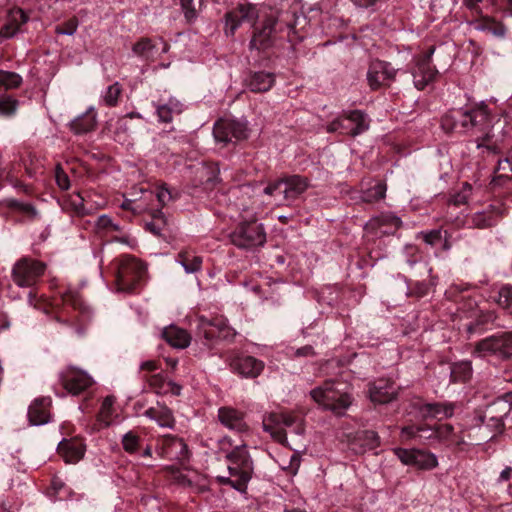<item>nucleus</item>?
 I'll return each mask as SVG.
<instances>
[{
    "instance_id": "6e6552de",
    "label": "nucleus",
    "mask_w": 512,
    "mask_h": 512,
    "mask_svg": "<svg viewBox=\"0 0 512 512\" xmlns=\"http://www.w3.org/2000/svg\"><path fill=\"white\" fill-rule=\"evenodd\" d=\"M368 115L358 109L344 110L334 120L328 123V133H338L343 136L356 137L369 129Z\"/></svg>"
},
{
    "instance_id": "a211bd4d",
    "label": "nucleus",
    "mask_w": 512,
    "mask_h": 512,
    "mask_svg": "<svg viewBox=\"0 0 512 512\" xmlns=\"http://www.w3.org/2000/svg\"><path fill=\"white\" fill-rule=\"evenodd\" d=\"M394 452L404 465L415 466L421 470H432L438 466L436 455L430 451L396 448Z\"/></svg>"
},
{
    "instance_id": "20e7f679",
    "label": "nucleus",
    "mask_w": 512,
    "mask_h": 512,
    "mask_svg": "<svg viewBox=\"0 0 512 512\" xmlns=\"http://www.w3.org/2000/svg\"><path fill=\"white\" fill-rule=\"evenodd\" d=\"M107 272L114 278L117 291L132 293L142 285L147 268L136 257L124 254L111 261Z\"/></svg>"
},
{
    "instance_id": "e433bc0d",
    "label": "nucleus",
    "mask_w": 512,
    "mask_h": 512,
    "mask_svg": "<svg viewBox=\"0 0 512 512\" xmlns=\"http://www.w3.org/2000/svg\"><path fill=\"white\" fill-rule=\"evenodd\" d=\"M512 409V392H507L498 397L491 405L487 407L488 414L503 415V418L509 414Z\"/></svg>"
},
{
    "instance_id": "774afa93",
    "label": "nucleus",
    "mask_w": 512,
    "mask_h": 512,
    "mask_svg": "<svg viewBox=\"0 0 512 512\" xmlns=\"http://www.w3.org/2000/svg\"><path fill=\"white\" fill-rule=\"evenodd\" d=\"M151 216H152L151 221L153 223H155V225L158 226L160 228V230L162 231L164 229V227L166 226V219L164 217L163 212L161 210H153Z\"/></svg>"
},
{
    "instance_id": "4d7b16f0",
    "label": "nucleus",
    "mask_w": 512,
    "mask_h": 512,
    "mask_svg": "<svg viewBox=\"0 0 512 512\" xmlns=\"http://www.w3.org/2000/svg\"><path fill=\"white\" fill-rule=\"evenodd\" d=\"M144 379L148 382L149 386L158 394L167 393V390H164L165 378L161 373L145 375Z\"/></svg>"
},
{
    "instance_id": "bb28decb",
    "label": "nucleus",
    "mask_w": 512,
    "mask_h": 512,
    "mask_svg": "<svg viewBox=\"0 0 512 512\" xmlns=\"http://www.w3.org/2000/svg\"><path fill=\"white\" fill-rule=\"evenodd\" d=\"M219 422L230 430L244 432L248 430V426L244 421V413L229 406L220 407L218 409Z\"/></svg>"
},
{
    "instance_id": "f03ea898",
    "label": "nucleus",
    "mask_w": 512,
    "mask_h": 512,
    "mask_svg": "<svg viewBox=\"0 0 512 512\" xmlns=\"http://www.w3.org/2000/svg\"><path fill=\"white\" fill-rule=\"evenodd\" d=\"M44 310L48 314H53L59 323L73 328L78 335L84 334L91 319L90 309L84 304L79 293L72 289L55 292L45 300Z\"/></svg>"
},
{
    "instance_id": "423d86ee",
    "label": "nucleus",
    "mask_w": 512,
    "mask_h": 512,
    "mask_svg": "<svg viewBox=\"0 0 512 512\" xmlns=\"http://www.w3.org/2000/svg\"><path fill=\"white\" fill-rule=\"evenodd\" d=\"M229 475L237 479V491L246 493L254 474V461L246 445H237L225 456Z\"/></svg>"
},
{
    "instance_id": "0eeeda50",
    "label": "nucleus",
    "mask_w": 512,
    "mask_h": 512,
    "mask_svg": "<svg viewBox=\"0 0 512 512\" xmlns=\"http://www.w3.org/2000/svg\"><path fill=\"white\" fill-rule=\"evenodd\" d=\"M339 386L347 387L346 384L335 380H326L322 386L316 387L311 391V397L326 409L336 414H342L352 403V397Z\"/></svg>"
},
{
    "instance_id": "6e6d98bb",
    "label": "nucleus",
    "mask_w": 512,
    "mask_h": 512,
    "mask_svg": "<svg viewBox=\"0 0 512 512\" xmlns=\"http://www.w3.org/2000/svg\"><path fill=\"white\" fill-rule=\"evenodd\" d=\"M156 197L158 202L165 206L170 201H175L179 198V192L173 189H170L166 186H161L157 188Z\"/></svg>"
},
{
    "instance_id": "09e8293b",
    "label": "nucleus",
    "mask_w": 512,
    "mask_h": 512,
    "mask_svg": "<svg viewBox=\"0 0 512 512\" xmlns=\"http://www.w3.org/2000/svg\"><path fill=\"white\" fill-rule=\"evenodd\" d=\"M496 301L500 307L512 313V286L503 285L498 291Z\"/></svg>"
},
{
    "instance_id": "2eb2a0df",
    "label": "nucleus",
    "mask_w": 512,
    "mask_h": 512,
    "mask_svg": "<svg viewBox=\"0 0 512 512\" xmlns=\"http://www.w3.org/2000/svg\"><path fill=\"white\" fill-rule=\"evenodd\" d=\"M62 388L72 395H80L94 384L93 378L84 370L68 366L59 373Z\"/></svg>"
},
{
    "instance_id": "f3484780",
    "label": "nucleus",
    "mask_w": 512,
    "mask_h": 512,
    "mask_svg": "<svg viewBox=\"0 0 512 512\" xmlns=\"http://www.w3.org/2000/svg\"><path fill=\"white\" fill-rule=\"evenodd\" d=\"M225 361L228 363L231 371L244 378H257L264 369V362L250 355L231 352Z\"/></svg>"
},
{
    "instance_id": "dca6fc26",
    "label": "nucleus",
    "mask_w": 512,
    "mask_h": 512,
    "mask_svg": "<svg viewBox=\"0 0 512 512\" xmlns=\"http://www.w3.org/2000/svg\"><path fill=\"white\" fill-rule=\"evenodd\" d=\"M247 123L236 119H218L213 127V136L217 143L227 145L232 138L237 141L248 138Z\"/></svg>"
},
{
    "instance_id": "412c9836",
    "label": "nucleus",
    "mask_w": 512,
    "mask_h": 512,
    "mask_svg": "<svg viewBox=\"0 0 512 512\" xmlns=\"http://www.w3.org/2000/svg\"><path fill=\"white\" fill-rule=\"evenodd\" d=\"M399 386L388 378H379L369 384V399L374 404H388L398 397Z\"/></svg>"
},
{
    "instance_id": "680f3d73",
    "label": "nucleus",
    "mask_w": 512,
    "mask_h": 512,
    "mask_svg": "<svg viewBox=\"0 0 512 512\" xmlns=\"http://www.w3.org/2000/svg\"><path fill=\"white\" fill-rule=\"evenodd\" d=\"M492 137L489 132H486L482 138L477 140V148L485 147L488 151L497 154L500 152L499 146L491 141Z\"/></svg>"
},
{
    "instance_id": "8fccbe9b",
    "label": "nucleus",
    "mask_w": 512,
    "mask_h": 512,
    "mask_svg": "<svg viewBox=\"0 0 512 512\" xmlns=\"http://www.w3.org/2000/svg\"><path fill=\"white\" fill-rule=\"evenodd\" d=\"M496 179H512V157H506L498 161L496 168Z\"/></svg>"
},
{
    "instance_id": "f8f14e48",
    "label": "nucleus",
    "mask_w": 512,
    "mask_h": 512,
    "mask_svg": "<svg viewBox=\"0 0 512 512\" xmlns=\"http://www.w3.org/2000/svg\"><path fill=\"white\" fill-rule=\"evenodd\" d=\"M155 452L163 459L177 461L181 464L190 458V451L185 441L172 434L159 436L155 441Z\"/></svg>"
},
{
    "instance_id": "de8ad7c7",
    "label": "nucleus",
    "mask_w": 512,
    "mask_h": 512,
    "mask_svg": "<svg viewBox=\"0 0 512 512\" xmlns=\"http://www.w3.org/2000/svg\"><path fill=\"white\" fill-rule=\"evenodd\" d=\"M21 83L22 77L19 74L0 70V86L5 89H13L19 87Z\"/></svg>"
},
{
    "instance_id": "37998d69",
    "label": "nucleus",
    "mask_w": 512,
    "mask_h": 512,
    "mask_svg": "<svg viewBox=\"0 0 512 512\" xmlns=\"http://www.w3.org/2000/svg\"><path fill=\"white\" fill-rule=\"evenodd\" d=\"M141 441V437L135 431L130 430L123 435L121 444L126 453L134 455L140 450Z\"/></svg>"
},
{
    "instance_id": "a19ab883",
    "label": "nucleus",
    "mask_w": 512,
    "mask_h": 512,
    "mask_svg": "<svg viewBox=\"0 0 512 512\" xmlns=\"http://www.w3.org/2000/svg\"><path fill=\"white\" fill-rule=\"evenodd\" d=\"M6 202H7V207L9 209L20 214L23 218H25L27 220H34L38 216V211L30 203H23L16 199H9Z\"/></svg>"
},
{
    "instance_id": "4c0bfd02",
    "label": "nucleus",
    "mask_w": 512,
    "mask_h": 512,
    "mask_svg": "<svg viewBox=\"0 0 512 512\" xmlns=\"http://www.w3.org/2000/svg\"><path fill=\"white\" fill-rule=\"evenodd\" d=\"M387 186L384 182H377L374 186L361 192L360 199L367 204H373L385 198Z\"/></svg>"
},
{
    "instance_id": "2f4dec72",
    "label": "nucleus",
    "mask_w": 512,
    "mask_h": 512,
    "mask_svg": "<svg viewBox=\"0 0 512 512\" xmlns=\"http://www.w3.org/2000/svg\"><path fill=\"white\" fill-rule=\"evenodd\" d=\"M472 422L473 426L481 427L482 425H485L489 431H495L498 433H502L505 429L503 415H497L494 414V412L492 414H488L487 410L484 413L477 411Z\"/></svg>"
},
{
    "instance_id": "c03bdc74",
    "label": "nucleus",
    "mask_w": 512,
    "mask_h": 512,
    "mask_svg": "<svg viewBox=\"0 0 512 512\" xmlns=\"http://www.w3.org/2000/svg\"><path fill=\"white\" fill-rule=\"evenodd\" d=\"M154 49L155 45L149 38H141L132 47L134 54L144 60H149L154 57Z\"/></svg>"
},
{
    "instance_id": "cd10ccee",
    "label": "nucleus",
    "mask_w": 512,
    "mask_h": 512,
    "mask_svg": "<svg viewBox=\"0 0 512 512\" xmlns=\"http://www.w3.org/2000/svg\"><path fill=\"white\" fill-rule=\"evenodd\" d=\"M275 83V75L265 71H250L245 78L246 87L254 93L269 91Z\"/></svg>"
},
{
    "instance_id": "c756f323",
    "label": "nucleus",
    "mask_w": 512,
    "mask_h": 512,
    "mask_svg": "<svg viewBox=\"0 0 512 512\" xmlns=\"http://www.w3.org/2000/svg\"><path fill=\"white\" fill-rule=\"evenodd\" d=\"M50 397H42L33 401L28 409V418L31 424L41 425L49 421Z\"/></svg>"
},
{
    "instance_id": "0e129e2a",
    "label": "nucleus",
    "mask_w": 512,
    "mask_h": 512,
    "mask_svg": "<svg viewBox=\"0 0 512 512\" xmlns=\"http://www.w3.org/2000/svg\"><path fill=\"white\" fill-rule=\"evenodd\" d=\"M471 189H472L471 185L468 183H465L463 185L462 191L452 196L451 201L453 202V204L456 206L465 204L468 200Z\"/></svg>"
},
{
    "instance_id": "13d9d810",
    "label": "nucleus",
    "mask_w": 512,
    "mask_h": 512,
    "mask_svg": "<svg viewBox=\"0 0 512 512\" xmlns=\"http://www.w3.org/2000/svg\"><path fill=\"white\" fill-rule=\"evenodd\" d=\"M156 422L162 427L172 428L175 425L172 411L167 407L159 409Z\"/></svg>"
},
{
    "instance_id": "864d4df0",
    "label": "nucleus",
    "mask_w": 512,
    "mask_h": 512,
    "mask_svg": "<svg viewBox=\"0 0 512 512\" xmlns=\"http://www.w3.org/2000/svg\"><path fill=\"white\" fill-rule=\"evenodd\" d=\"M121 93L122 87L119 83L116 82L110 85L103 96L104 102L108 106H116Z\"/></svg>"
},
{
    "instance_id": "58836bf2",
    "label": "nucleus",
    "mask_w": 512,
    "mask_h": 512,
    "mask_svg": "<svg viewBox=\"0 0 512 512\" xmlns=\"http://www.w3.org/2000/svg\"><path fill=\"white\" fill-rule=\"evenodd\" d=\"M495 315L492 312L480 313L468 326L470 333H483L492 328Z\"/></svg>"
},
{
    "instance_id": "72a5a7b5",
    "label": "nucleus",
    "mask_w": 512,
    "mask_h": 512,
    "mask_svg": "<svg viewBox=\"0 0 512 512\" xmlns=\"http://www.w3.org/2000/svg\"><path fill=\"white\" fill-rule=\"evenodd\" d=\"M475 28L480 31L489 32L498 38H504L507 31L505 25L502 22L497 21L495 18L487 15H481L478 17V19L475 21Z\"/></svg>"
},
{
    "instance_id": "3c124183",
    "label": "nucleus",
    "mask_w": 512,
    "mask_h": 512,
    "mask_svg": "<svg viewBox=\"0 0 512 512\" xmlns=\"http://www.w3.org/2000/svg\"><path fill=\"white\" fill-rule=\"evenodd\" d=\"M70 210L78 217H84L91 213L85 205V199L81 193H77V199H70L69 201Z\"/></svg>"
},
{
    "instance_id": "b1692460",
    "label": "nucleus",
    "mask_w": 512,
    "mask_h": 512,
    "mask_svg": "<svg viewBox=\"0 0 512 512\" xmlns=\"http://www.w3.org/2000/svg\"><path fill=\"white\" fill-rule=\"evenodd\" d=\"M28 20L29 15L20 7L8 9L4 24L0 29L1 37L6 39L14 37Z\"/></svg>"
},
{
    "instance_id": "6ab92c4d",
    "label": "nucleus",
    "mask_w": 512,
    "mask_h": 512,
    "mask_svg": "<svg viewBox=\"0 0 512 512\" xmlns=\"http://www.w3.org/2000/svg\"><path fill=\"white\" fill-rule=\"evenodd\" d=\"M395 74L396 70L391 63L377 59L369 65L367 81L372 90H378L389 87L395 78Z\"/></svg>"
},
{
    "instance_id": "603ef678",
    "label": "nucleus",
    "mask_w": 512,
    "mask_h": 512,
    "mask_svg": "<svg viewBox=\"0 0 512 512\" xmlns=\"http://www.w3.org/2000/svg\"><path fill=\"white\" fill-rule=\"evenodd\" d=\"M18 106V101L11 96H0V115L12 116L15 114Z\"/></svg>"
},
{
    "instance_id": "79ce46f5",
    "label": "nucleus",
    "mask_w": 512,
    "mask_h": 512,
    "mask_svg": "<svg viewBox=\"0 0 512 512\" xmlns=\"http://www.w3.org/2000/svg\"><path fill=\"white\" fill-rule=\"evenodd\" d=\"M177 259L187 273L197 272L200 270L202 265V257L197 256L189 251H181L178 254Z\"/></svg>"
},
{
    "instance_id": "7ed1b4c3",
    "label": "nucleus",
    "mask_w": 512,
    "mask_h": 512,
    "mask_svg": "<svg viewBox=\"0 0 512 512\" xmlns=\"http://www.w3.org/2000/svg\"><path fill=\"white\" fill-rule=\"evenodd\" d=\"M491 114L484 103L452 109L441 118V126L447 133L463 134L472 128L485 132L491 126Z\"/></svg>"
},
{
    "instance_id": "4468645a",
    "label": "nucleus",
    "mask_w": 512,
    "mask_h": 512,
    "mask_svg": "<svg viewBox=\"0 0 512 512\" xmlns=\"http://www.w3.org/2000/svg\"><path fill=\"white\" fill-rule=\"evenodd\" d=\"M284 189V200L288 202L298 199L309 187V180L307 177L293 174L285 175L274 181H270L264 188L266 195L274 196L275 189Z\"/></svg>"
},
{
    "instance_id": "f257e3e1",
    "label": "nucleus",
    "mask_w": 512,
    "mask_h": 512,
    "mask_svg": "<svg viewBox=\"0 0 512 512\" xmlns=\"http://www.w3.org/2000/svg\"><path fill=\"white\" fill-rule=\"evenodd\" d=\"M252 22V34L249 49L265 54L277 46L279 41L287 40L294 44L303 39L300 31L306 26L304 15H297L296 9L279 10L259 15L253 4H239L225 14V34L233 37L242 22Z\"/></svg>"
},
{
    "instance_id": "bf43d9fd",
    "label": "nucleus",
    "mask_w": 512,
    "mask_h": 512,
    "mask_svg": "<svg viewBox=\"0 0 512 512\" xmlns=\"http://www.w3.org/2000/svg\"><path fill=\"white\" fill-rule=\"evenodd\" d=\"M79 25L77 17H71L63 23L56 26V33L73 35Z\"/></svg>"
},
{
    "instance_id": "c9c22d12",
    "label": "nucleus",
    "mask_w": 512,
    "mask_h": 512,
    "mask_svg": "<svg viewBox=\"0 0 512 512\" xmlns=\"http://www.w3.org/2000/svg\"><path fill=\"white\" fill-rule=\"evenodd\" d=\"M472 376V365L469 361L454 363L451 367V381L455 383H465Z\"/></svg>"
},
{
    "instance_id": "4be33fe9",
    "label": "nucleus",
    "mask_w": 512,
    "mask_h": 512,
    "mask_svg": "<svg viewBox=\"0 0 512 512\" xmlns=\"http://www.w3.org/2000/svg\"><path fill=\"white\" fill-rule=\"evenodd\" d=\"M402 221L399 217L392 213H382L373 217L366 224L364 229L368 233L380 235H394L401 227Z\"/></svg>"
},
{
    "instance_id": "052dcab7",
    "label": "nucleus",
    "mask_w": 512,
    "mask_h": 512,
    "mask_svg": "<svg viewBox=\"0 0 512 512\" xmlns=\"http://www.w3.org/2000/svg\"><path fill=\"white\" fill-rule=\"evenodd\" d=\"M55 181L61 190H68L70 188L69 176L59 164L55 168Z\"/></svg>"
},
{
    "instance_id": "e2e57ef3",
    "label": "nucleus",
    "mask_w": 512,
    "mask_h": 512,
    "mask_svg": "<svg viewBox=\"0 0 512 512\" xmlns=\"http://www.w3.org/2000/svg\"><path fill=\"white\" fill-rule=\"evenodd\" d=\"M404 256L409 266H413L419 262L421 258L419 250L415 245H406L404 248Z\"/></svg>"
},
{
    "instance_id": "39448f33",
    "label": "nucleus",
    "mask_w": 512,
    "mask_h": 512,
    "mask_svg": "<svg viewBox=\"0 0 512 512\" xmlns=\"http://www.w3.org/2000/svg\"><path fill=\"white\" fill-rule=\"evenodd\" d=\"M263 430L269 433L272 439L284 447L291 449L284 427L292 428V432L302 435L305 431L304 421L294 412H270L263 416Z\"/></svg>"
},
{
    "instance_id": "473e14b6",
    "label": "nucleus",
    "mask_w": 512,
    "mask_h": 512,
    "mask_svg": "<svg viewBox=\"0 0 512 512\" xmlns=\"http://www.w3.org/2000/svg\"><path fill=\"white\" fill-rule=\"evenodd\" d=\"M96 126V112L89 108L84 114L76 117L70 123V129L75 134H85L92 131Z\"/></svg>"
},
{
    "instance_id": "f704fd0d",
    "label": "nucleus",
    "mask_w": 512,
    "mask_h": 512,
    "mask_svg": "<svg viewBox=\"0 0 512 512\" xmlns=\"http://www.w3.org/2000/svg\"><path fill=\"white\" fill-rule=\"evenodd\" d=\"M156 111L160 122L170 123L174 116L182 113L183 104L176 99H169L168 102L158 105Z\"/></svg>"
},
{
    "instance_id": "9d476101",
    "label": "nucleus",
    "mask_w": 512,
    "mask_h": 512,
    "mask_svg": "<svg viewBox=\"0 0 512 512\" xmlns=\"http://www.w3.org/2000/svg\"><path fill=\"white\" fill-rule=\"evenodd\" d=\"M474 354L480 357L496 356L508 359L512 356V331H501L475 343Z\"/></svg>"
},
{
    "instance_id": "69168bd1",
    "label": "nucleus",
    "mask_w": 512,
    "mask_h": 512,
    "mask_svg": "<svg viewBox=\"0 0 512 512\" xmlns=\"http://www.w3.org/2000/svg\"><path fill=\"white\" fill-rule=\"evenodd\" d=\"M113 220L107 215H101L95 222V229L97 232H109L112 227Z\"/></svg>"
},
{
    "instance_id": "7c9ffc66",
    "label": "nucleus",
    "mask_w": 512,
    "mask_h": 512,
    "mask_svg": "<svg viewBox=\"0 0 512 512\" xmlns=\"http://www.w3.org/2000/svg\"><path fill=\"white\" fill-rule=\"evenodd\" d=\"M162 337L170 346L178 349L188 347L191 341L189 333L176 325L165 327Z\"/></svg>"
},
{
    "instance_id": "a18cd8bd",
    "label": "nucleus",
    "mask_w": 512,
    "mask_h": 512,
    "mask_svg": "<svg viewBox=\"0 0 512 512\" xmlns=\"http://www.w3.org/2000/svg\"><path fill=\"white\" fill-rule=\"evenodd\" d=\"M407 296L422 298L426 296L430 290V285L426 281L407 280Z\"/></svg>"
},
{
    "instance_id": "1a4fd4ad",
    "label": "nucleus",
    "mask_w": 512,
    "mask_h": 512,
    "mask_svg": "<svg viewBox=\"0 0 512 512\" xmlns=\"http://www.w3.org/2000/svg\"><path fill=\"white\" fill-rule=\"evenodd\" d=\"M231 242L243 249L262 246L266 242L264 226L256 219L240 222L230 234Z\"/></svg>"
},
{
    "instance_id": "9b49d317",
    "label": "nucleus",
    "mask_w": 512,
    "mask_h": 512,
    "mask_svg": "<svg viewBox=\"0 0 512 512\" xmlns=\"http://www.w3.org/2000/svg\"><path fill=\"white\" fill-rule=\"evenodd\" d=\"M198 334L203 337L204 345H210L220 341L232 342L236 332L222 316H216L212 319L201 316L198 322Z\"/></svg>"
},
{
    "instance_id": "5701e85b",
    "label": "nucleus",
    "mask_w": 512,
    "mask_h": 512,
    "mask_svg": "<svg viewBox=\"0 0 512 512\" xmlns=\"http://www.w3.org/2000/svg\"><path fill=\"white\" fill-rule=\"evenodd\" d=\"M413 407L417 409L424 419L436 418L438 420L448 419L454 415L457 407L456 403L453 402H415Z\"/></svg>"
},
{
    "instance_id": "ea45409f",
    "label": "nucleus",
    "mask_w": 512,
    "mask_h": 512,
    "mask_svg": "<svg viewBox=\"0 0 512 512\" xmlns=\"http://www.w3.org/2000/svg\"><path fill=\"white\" fill-rule=\"evenodd\" d=\"M420 431L431 432L434 438L441 442H450L455 437L454 427L451 424H437L434 427H420Z\"/></svg>"
},
{
    "instance_id": "ddd939ff",
    "label": "nucleus",
    "mask_w": 512,
    "mask_h": 512,
    "mask_svg": "<svg viewBox=\"0 0 512 512\" xmlns=\"http://www.w3.org/2000/svg\"><path fill=\"white\" fill-rule=\"evenodd\" d=\"M45 270V263L30 257H22L13 266L12 278L18 286L31 287L38 282Z\"/></svg>"
},
{
    "instance_id": "49530a36",
    "label": "nucleus",
    "mask_w": 512,
    "mask_h": 512,
    "mask_svg": "<svg viewBox=\"0 0 512 512\" xmlns=\"http://www.w3.org/2000/svg\"><path fill=\"white\" fill-rule=\"evenodd\" d=\"M113 403L114 400L112 397H105L97 414V420L103 423L105 426L110 424L111 416L113 413Z\"/></svg>"
},
{
    "instance_id": "393cba45",
    "label": "nucleus",
    "mask_w": 512,
    "mask_h": 512,
    "mask_svg": "<svg viewBox=\"0 0 512 512\" xmlns=\"http://www.w3.org/2000/svg\"><path fill=\"white\" fill-rule=\"evenodd\" d=\"M85 451L86 445L81 437L63 439L57 447L58 454L66 463H77L84 457Z\"/></svg>"
},
{
    "instance_id": "338daca9",
    "label": "nucleus",
    "mask_w": 512,
    "mask_h": 512,
    "mask_svg": "<svg viewBox=\"0 0 512 512\" xmlns=\"http://www.w3.org/2000/svg\"><path fill=\"white\" fill-rule=\"evenodd\" d=\"M442 240V232L439 229L431 230L424 234V241L432 246L440 243Z\"/></svg>"
},
{
    "instance_id": "5fc2aeb1",
    "label": "nucleus",
    "mask_w": 512,
    "mask_h": 512,
    "mask_svg": "<svg viewBox=\"0 0 512 512\" xmlns=\"http://www.w3.org/2000/svg\"><path fill=\"white\" fill-rule=\"evenodd\" d=\"M181 8L188 23H192L197 18L198 11L201 9L195 0H181Z\"/></svg>"
},
{
    "instance_id": "a878e982",
    "label": "nucleus",
    "mask_w": 512,
    "mask_h": 512,
    "mask_svg": "<svg viewBox=\"0 0 512 512\" xmlns=\"http://www.w3.org/2000/svg\"><path fill=\"white\" fill-rule=\"evenodd\" d=\"M412 75L415 87L418 90H424L429 83L435 81L438 76V70L432 65V62L418 56L415 59Z\"/></svg>"
},
{
    "instance_id": "c85d7f7f",
    "label": "nucleus",
    "mask_w": 512,
    "mask_h": 512,
    "mask_svg": "<svg viewBox=\"0 0 512 512\" xmlns=\"http://www.w3.org/2000/svg\"><path fill=\"white\" fill-rule=\"evenodd\" d=\"M380 444L381 441L378 433L367 429L356 432L352 441L353 450L358 454L375 450Z\"/></svg>"
},
{
    "instance_id": "aec40b11",
    "label": "nucleus",
    "mask_w": 512,
    "mask_h": 512,
    "mask_svg": "<svg viewBox=\"0 0 512 512\" xmlns=\"http://www.w3.org/2000/svg\"><path fill=\"white\" fill-rule=\"evenodd\" d=\"M507 213L503 203L495 202L473 213L470 217L471 226L486 229L495 226Z\"/></svg>"
}]
</instances>
